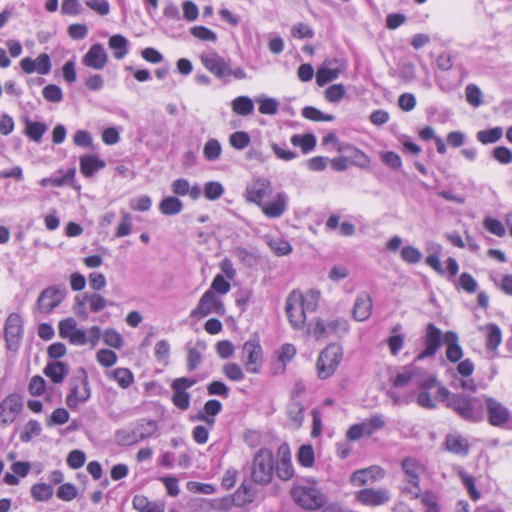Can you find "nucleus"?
Segmentation results:
<instances>
[{"label":"nucleus","mask_w":512,"mask_h":512,"mask_svg":"<svg viewBox=\"0 0 512 512\" xmlns=\"http://www.w3.org/2000/svg\"><path fill=\"white\" fill-rule=\"evenodd\" d=\"M132 505L138 512H164V505L162 503L151 502L144 495H135Z\"/></svg>","instance_id":"nucleus-34"},{"label":"nucleus","mask_w":512,"mask_h":512,"mask_svg":"<svg viewBox=\"0 0 512 512\" xmlns=\"http://www.w3.org/2000/svg\"><path fill=\"white\" fill-rule=\"evenodd\" d=\"M272 193V182L265 177H257L246 185L244 197L247 203L257 205L267 218L277 219L287 211L288 196L285 192H278L271 201H265Z\"/></svg>","instance_id":"nucleus-1"},{"label":"nucleus","mask_w":512,"mask_h":512,"mask_svg":"<svg viewBox=\"0 0 512 512\" xmlns=\"http://www.w3.org/2000/svg\"><path fill=\"white\" fill-rule=\"evenodd\" d=\"M156 431L157 423L153 420H148L139 423L134 431V434L136 435L138 441H140L151 437Z\"/></svg>","instance_id":"nucleus-49"},{"label":"nucleus","mask_w":512,"mask_h":512,"mask_svg":"<svg viewBox=\"0 0 512 512\" xmlns=\"http://www.w3.org/2000/svg\"><path fill=\"white\" fill-rule=\"evenodd\" d=\"M103 341L106 345L120 349L123 346L122 336L113 329H106L103 333Z\"/></svg>","instance_id":"nucleus-62"},{"label":"nucleus","mask_w":512,"mask_h":512,"mask_svg":"<svg viewBox=\"0 0 512 512\" xmlns=\"http://www.w3.org/2000/svg\"><path fill=\"white\" fill-rule=\"evenodd\" d=\"M350 324L343 317H336L329 320L316 318L307 324V334L316 340H322L331 336L341 337L348 333Z\"/></svg>","instance_id":"nucleus-5"},{"label":"nucleus","mask_w":512,"mask_h":512,"mask_svg":"<svg viewBox=\"0 0 512 512\" xmlns=\"http://www.w3.org/2000/svg\"><path fill=\"white\" fill-rule=\"evenodd\" d=\"M105 162L92 155L80 158V170L86 177H91L97 170L103 168Z\"/></svg>","instance_id":"nucleus-38"},{"label":"nucleus","mask_w":512,"mask_h":512,"mask_svg":"<svg viewBox=\"0 0 512 512\" xmlns=\"http://www.w3.org/2000/svg\"><path fill=\"white\" fill-rule=\"evenodd\" d=\"M438 397L446 407L466 421L479 422L483 418L482 401L479 398L464 393L453 394L444 386H438Z\"/></svg>","instance_id":"nucleus-3"},{"label":"nucleus","mask_w":512,"mask_h":512,"mask_svg":"<svg viewBox=\"0 0 512 512\" xmlns=\"http://www.w3.org/2000/svg\"><path fill=\"white\" fill-rule=\"evenodd\" d=\"M442 340V332L434 324L429 323L424 336L425 349L418 354L416 360L432 357L438 351Z\"/></svg>","instance_id":"nucleus-19"},{"label":"nucleus","mask_w":512,"mask_h":512,"mask_svg":"<svg viewBox=\"0 0 512 512\" xmlns=\"http://www.w3.org/2000/svg\"><path fill=\"white\" fill-rule=\"evenodd\" d=\"M223 374L231 381H242L245 378L241 366L235 362H228L222 367Z\"/></svg>","instance_id":"nucleus-50"},{"label":"nucleus","mask_w":512,"mask_h":512,"mask_svg":"<svg viewBox=\"0 0 512 512\" xmlns=\"http://www.w3.org/2000/svg\"><path fill=\"white\" fill-rule=\"evenodd\" d=\"M209 314L224 315L225 306L222 300L211 290H207L200 298L197 306L192 310L191 316L203 318Z\"/></svg>","instance_id":"nucleus-12"},{"label":"nucleus","mask_w":512,"mask_h":512,"mask_svg":"<svg viewBox=\"0 0 512 512\" xmlns=\"http://www.w3.org/2000/svg\"><path fill=\"white\" fill-rule=\"evenodd\" d=\"M108 46L117 60L123 59L128 54V40L120 34L111 36Z\"/></svg>","instance_id":"nucleus-37"},{"label":"nucleus","mask_w":512,"mask_h":512,"mask_svg":"<svg viewBox=\"0 0 512 512\" xmlns=\"http://www.w3.org/2000/svg\"><path fill=\"white\" fill-rule=\"evenodd\" d=\"M111 377L123 389L128 388L134 381L133 373L127 368H116L111 373Z\"/></svg>","instance_id":"nucleus-45"},{"label":"nucleus","mask_w":512,"mask_h":512,"mask_svg":"<svg viewBox=\"0 0 512 512\" xmlns=\"http://www.w3.org/2000/svg\"><path fill=\"white\" fill-rule=\"evenodd\" d=\"M268 245L277 256H285L292 252L290 243L281 238L269 240Z\"/></svg>","instance_id":"nucleus-55"},{"label":"nucleus","mask_w":512,"mask_h":512,"mask_svg":"<svg viewBox=\"0 0 512 512\" xmlns=\"http://www.w3.org/2000/svg\"><path fill=\"white\" fill-rule=\"evenodd\" d=\"M372 432L366 422V420L359 424L352 425L347 431V438L355 441L360 439L362 436H370Z\"/></svg>","instance_id":"nucleus-54"},{"label":"nucleus","mask_w":512,"mask_h":512,"mask_svg":"<svg viewBox=\"0 0 512 512\" xmlns=\"http://www.w3.org/2000/svg\"><path fill=\"white\" fill-rule=\"evenodd\" d=\"M356 499L366 506H380L387 503L391 499L389 490L380 489H362L356 493Z\"/></svg>","instance_id":"nucleus-21"},{"label":"nucleus","mask_w":512,"mask_h":512,"mask_svg":"<svg viewBox=\"0 0 512 512\" xmlns=\"http://www.w3.org/2000/svg\"><path fill=\"white\" fill-rule=\"evenodd\" d=\"M66 291L64 288L49 287L39 295L37 305L42 313H50L65 298Z\"/></svg>","instance_id":"nucleus-17"},{"label":"nucleus","mask_w":512,"mask_h":512,"mask_svg":"<svg viewBox=\"0 0 512 512\" xmlns=\"http://www.w3.org/2000/svg\"><path fill=\"white\" fill-rule=\"evenodd\" d=\"M401 467L407 483L410 485L403 489V492L411 498H417L420 493L419 481L420 475L424 471L423 465L415 458L406 457L401 462Z\"/></svg>","instance_id":"nucleus-11"},{"label":"nucleus","mask_w":512,"mask_h":512,"mask_svg":"<svg viewBox=\"0 0 512 512\" xmlns=\"http://www.w3.org/2000/svg\"><path fill=\"white\" fill-rule=\"evenodd\" d=\"M503 136L502 127H494L489 130L477 132V140L482 144H492L500 140Z\"/></svg>","instance_id":"nucleus-46"},{"label":"nucleus","mask_w":512,"mask_h":512,"mask_svg":"<svg viewBox=\"0 0 512 512\" xmlns=\"http://www.w3.org/2000/svg\"><path fill=\"white\" fill-rule=\"evenodd\" d=\"M384 476V470L379 466H371L366 469L357 470L351 476V483L354 486L365 485L369 480H375Z\"/></svg>","instance_id":"nucleus-30"},{"label":"nucleus","mask_w":512,"mask_h":512,"mask_svg":"<svg viewBox=\"0 0 512 512\" xmlns=\"http://www.w3.org/2000/svg\"><path fill=\"white\" fill-rule=\"evenodd\" d=\"M297 350L293 344L285 343L275 351V360L271 363L273 375H282L286 371V366L296 356Z\"/></svg>","instance_id":"nucleus-20"},{"label":"nucleus","mask_w":512,"mask_h":512,"mask_svg":"<svg viewBox=\"0 0 512 512\" xmlns=\"http://www.w3.org/2000/svg\"><path fill=\"white\" fill-rule=\"evenodd\" d=\"M486 336V347L489 350H496L501 343L502 334L500 328L495 324H488L479 328Z\"/></svg>","instance_id":"nucleus-35"},{"label":"nucleus","mask_w":512,"mask_h":512,"mask_svg":"<svg viewBox=\"0 0 512 512\" xmlns=\"http://www.w3.org/2000/svg\"><path fill=\"white\" fill-rule=\"evenodd\" d=\"M58 331L62 339H67L75 346L89 344L94 348L101 338V329L98 326H92L85 331L78 327L77 321L72 317L61 320L58 324Z\"/></svg>","instance_id":"nucleus-4"},{"label":"nucleus","mask_w":512,"mask_h":512,"mask_svg":"<svg viewBox=\"0 0 512 512\" xmlns=\"http://www.w3.org/2000/svg\"><path fill=\"white\" fill-rule=\"evenodd\" d=\"M290 141L292 145L300 147L304 154L312 151L316 146V138L313 134H294Z\"/></svg>","instance_id":"nucleus-41"},{"label":"nucleus","mask_w":512,"mask_h":512,"mask_svg":"<svg viewBox=\"0 0 512 512\" xmlns=\"http://www.w3.org/2000/svg\"><path fill=\"white\" fill-rule=\"evenodd\" d=\"M183 209V203L174 196L164 198L159 204V210L162 214L171 216L180 213Z\"/></svg>","instance_id":"nucleus-40"},{"label":"nucleus","mask_w":512,"mask_h":512,"mask_svg":"<svg viewBox=\"0 0 512 512\" xmlns=\"http://www.w3.org/2000/svg\"><path fill=\"white\" fill-rule=\"evenodd\" d=\"M201 62L217 78L227 80L229 64L223 57L216 53H208L201 56Z\"/></svg>","instance_id":"nucleus-25"},{"label":"nucleus","mask_w":512,"mask_h":512,"mask_svg":"<svg viewBox=\"0 0 512 512\" xmlns=\"http://www.w3.org/2000/svg\"><path fill=\"white\" fill-rule=\"evenodd\" d=\"M321 293L310 289L305 293L293 290L286 298L285 312L294 329H303L306 325L307 314L313 313L319 306Z\"/></svg>","instance_id":"nucleus-2"},{"label":"nucleus","mask_w":512,"mask_h":512,"mask_svg":"<svg viewBox=\"0 0 512 512\" xmlns=\"http://www.w3.org/2000/svg\"><path fill=\"white\" fill-rule=\"evenodd\" d=\"M221 151L222 148L220 142L216 139H210L204 146L203 154L207 160L215 161L220 157Z\"/></svg>","instance_id":"nucleus-53"},{"label":"nucleus","mask_w":512,"mask_h":512,"mask_svg":"<svg viewBox=\"0 0 512 512\" xmlns=\"http://www.w3.org/2000/svg\"><path fill=\"white\" fill-rule=\"evenodd\" d=\"M203 193L210 201H215L224 194V187L220 182L210 181L204 186Z\"/></svg>","instance_id":"nucleus-51"},{"label":"nucleus","mask_w":512,"mask_h":512,"mask_svg":"<svg viewBox=\"0 0 512 512\" xmlns=\"http://www.w3.org/2000/svg\"><path fill=\"white\" fill-rule=\"evenodd\" d=\"M465 94H466V100L470 105H472L474 107H478L483 103L482 91L480 90V88L477 85H475V84L467 85V87L465 89Z\"/></svg>","instance_id":"nucleus-58"},{"label":"nucleus","mask_w":512,"mask_h":512,"mask_svg":"<svg viewBox=\"0 0 512 512\" xmlns=\"http://www.w3.org/2000/svg\"><path fill=\"white\" fill-rule=\"evenodd\" d=\"M443 341L447 346L446 357L452 362H458L463 356V350L458 343V336L455 332L448 331L443 336Z\"/></svg>","instance_id":"nucleus-31"},{"label":"nucleus","mask_w":512,"mask_h":512,"mask_svg":"<svg viewBox=\"0 0 512 512\" xmlns=\"http://www.w3.org/2000/svg\"><path fill=\"white\" fill-rule=\"evenodd\" d=\"M229 142L237 150H243L250 144V136L247 132L237 131L230 135Z\"/></svg>","instance_id":"nucleus-57"},{"label":"nucleus","mask_w":512,"mask_h":512,"mask_svg":"<svg viewBox=\"0 0 512 512\" xmlns=\"http://www.w3.org/2000/svg\"><path fill=\"white\" fill-rule=\"evenodd\" d=\"M206 350V344L203 341L188 344L187 346V368L189 371L195 370L202 361V355Z\"/></svg>","instance_id":"nucleus-33"},{"label":"nucleus","mask_w":512,"mask_h":512,"mask_svg":"<svg viewBox=\"0 0 512 512\" xmlns=\"http://www.w3.org/2000/svg\"><path fill=\"white\" fill-rule=\"evenodd\" d=\"M274 471L272 451L266 448L260 449L254 456L252 463V479L254 482L267 485L271 482Z\"/></svg>","instance_id":"nucleus-8"},{"label":"nucleus","mask_w":512,"mask_h":512,"mask_svg":"<svg viewBox=\"0 0 512 512\" xmlns=\"http://www.w3.org/2000/svg\"><path fill=\"white\" fill-rule=\"evenodd\" d=\"M427 372L414 365H408L403 367L399 372L396 373L392 379L393 388H402L410 383H414L416 386L421 381Z\"/></svg>","instance_id":"nucleus-18"},{"label":"nucleus","mask_w":512,"mask_h":512,"mask_svg":"<svg viewBox=\"0 0 512 512\" xmlns=\"http://www.w3.org/2000/svg\"><path fill=\"white\" fill-rule=\"evenodd\" d=\"M291 496L300 507L306 510L319 509L327 500L325 494H323L315 484L295 486L291 490Z\"/></svg>","instance_id":"nucleus-7"},{"label":"nucleus","mask_w":512,"mask_h":512,"mask_svg":"<svg viewBox=\"0 0 512 512\" xmlns=\"http://www.w3.org/2000/svg\"><path fill=\"white\" fill-rule=\"evenodd\" d=\"M4 333L7 348L11 351L18 350L23 334V320L19 314L12 313L7 317Z\"/></svg>","instance_id":"nucleus-14"},{"label":"nucleus","mask_w":512,"mask_h":512,"mask_svg":"<svg viewBox=\"0 0 512 512\" xmlns=\"http://www.w3.org/2000/svg\"><path fill=\"white\" fill-rule=\"evenodd\" d=\"M21 69L27 73L32 74L34 72L47 75L51 71L50 57L46 53L40 54L36 59L25 57L20 61Z\"/></svg>","instance_id":"nucleus-23"},{"label":"nucleus","mask_w":512,"mask_h":512,"mask_svg":"<svg viewBox=\"0 0 512 512\" xmlns=\"http://www.w3.org/2000/svg\"><path fill=\"white\" fill-rule=\"evenodd\" d=\"M346 95V88L343 84H334L325 90V99L331 103H338Z\"/></svg>","instance_id":"nucleus-52"},{"label":"nucleus","mask_w":512,"mask_h":512,"mask_svg":"<svg viewBox=\"0 0 512 512\" xmlns=\"http://www.w3.org/2000/svg\"><path fill=\"white\" fill-rule=\"evenodd\" d=\"M88 376L83 368L77 370L70 380V392L66 398V404L70 408H77L90 398Z\"/></svg>","instance_id":"nucleus-9"},{"label":"nucleus","mask_w":512,"mask_h":512,"mask_svg":"<svg viewBox=\"0 0 512 512\" xmlns=\"http://www.w3.org/2000/svg\"><path fill=\"white\" fill-rule=\"evenodd\" d=\"M172 192L177 196H186L189 195V197L192 200H198L201 197L202 194V188L198 183H195L191 185L187 179L184 178H178L173 181L172 185Z\"/></svg>","instance_id":"nucleus-28"},{"label":"nucleus","mask_w":512,"mask_h":512,"mask_svg":"<svg viewBox=\"0 0 512 512\" xmlns=\"http://www.w3.org/2000/svg\"><path fill=\"white\" fill-rule=\"evenodd\" d=\"M68 373L69 367L62 361L50 362L44 368V374L56 384L62 383Z\"/></svg>","instance_id":"nucleus-32"},{"label":"nucleus","mask_w":512,"mask_h":512,"mask_svg":"<svg viewBox=\"0 0 512 512\" xmlns=\"http://www.w3.org/2000/svg\"><path fill=\"white\" fill-rule=\"evenodd\" d=\"M240 359L248 373H260L264 363V353L259 340L246 341L242 346Z\"/></svg>","instance_id":"nucleus-10"},{"label":"nucleus","mask_w":512,"mask_h":512,"mask_svg":"<svg viewBox=\"0 0 512 512\" xmlns=\"http://www.w3.org/2000/svg\"><path fill=\"white\" fill-rule=\"evenodd\" d=\"M298 461L304 467H311L314 463V450L311 445H302L298 451Z\"/></svg>","instance_id":"nucleus-61"},{"label":"nucleus","mask_w":512,"mask_h":512,"mask_svg":"<svg viewBox=\"0 0 512 512\" xmlns=\"http://www.w3.org/2000/svg\"><path fill=\"white\" fill-rule=\"evenodd\" d=\"M288 416L296 427H300L304 420L302 404L298 401L292 402L288 407Z\"/></svg>","instance_id":"nucleus-59"},{"label":"nucleus","mask_w":512,"mask_h":512,"mask_svg":"<svg viewBox=\"0 0 512 512\" xmlns=\"http://www.w3.org/2000/svg\"><path fill=\"white\" fill-rule=\"evenodd\" d=\"M438 386L441 385L437 382L436 377L426 374L417 385L420 390L417 396L418 405L426 409L436 408L435 399L431 396L429 391L435 388L436 393L438 394Z\"/></svg>","instance_id":"nucleus-16"},{"label":"nucleus","mask_w":512,"mask_h":512,"mask_svg":"<svg viewBox=\"0 0 512 512\" xmlns=\"http://www.w3.org/2000/svg\"><path fill=\"white\" fill-rule=\"evenodd\" d=\"M232 110L238 115L247 116L254 110L253 101L247 96H238L232 101Z\"/></svg>","instance_id":"nucleus-43"},{"label":"nucleus","mask_w":512,"mask_h":512,"mask_svg":"<svg viewBox=\"0 0 512 512\" xmlns=\"http://www.w3.org/2000/svg\"><path fill=\"white\" fill-rule=\"evenodd\" d=\"M446 447L450 452L462 456H466L469 452L467 440L459 435H448L446 438Z\"/></svg>","instance_id":"nucleus-39"},{"label":"nucleus","mask_w":512,"mask_h":512,"mask_svg":"<svg viewBox=\"0 0 512 512\" xmlns=\"http://www.w3.org/2000/svg\"><path fill=\"white\" fill-rule=\"evenodd\" d=\"M483 225L485 229L496 236L503 237L506 234L504 225L497 219L486 217Z\"/></svg>","instance_id":"nucleus-64"},{"label":"nucleus","mask_w":512,"mask_h":512,"mask_svg":"<svg viewBox=\"0 0 512 512\" xmlns=\"http://www.w3.org/2000/svg\"><path fill=\"white\" fill-rule=\"evenodd\" d=\"M84 298H86L90 310L94 313L102 311L107 305L106 299L98 293H84Z\"/></svg>","instance_id":"nucleus-56"},{"label":"nucleus","mask_w":512,"mask_h":512,"mask_svg":"<svg viewBox=\"0 0 512 512\" xmlns=\"http://www.w3.org/2000/svg\"><path fill=\"white\" fill-rule=\"evenodd\" d=\"M41 432V426L38 421L30 420L24 426V429L20 435V439L23 442H29L33 437L38 436Z\"/></svg>","instance_id":"nucleus-60"},{"label":"nucleus","mask_w":512,"mask_h":512,"mask_svg":"<svg viewBox=\"0 0 512 512\" xmlns=\"http://www.w3.org/2000/svg\"><path fill=\"white\" fill-rule=\"evenodd\" d=\"M47 126L40 122H32L27 120L25 133L26 135L35 142H39L46 132Z\"/></svg>","instance_id":"nucleus-47"},{"label":"nucleus","mask_w":512,"mask_h":512,"mask_svg":"<svg viewBox=\"0 0 512 512\" xmlns=\"http://www.w3.org/2000/svg\"><path fill=\"white\" fill-rule=\"evenodd\" d=\"M108 62V54L102 44H93L83 56L82 63L94 70H102Z\"/></svg>","instance_id":"nucleus-24"},{"label":"nucleus","mask_w":512,"mask_h":512,"mask_svg":"<svg viewBox=\"0 0 512 512\" xmlns=\"http://www.w3.org/2000/svg\"><path fill=\"white\" fill-rule=\"evenodd\" d=\"M428 251L431 252L429 256L426 257V263L431 268H433L438 274L444 275L445 271L440 263L439 254L442 251V246L437 243L429 244Z\"/></svg>","instance_id":"nucleus-42"},{"label":"nucleus","mask_w":512,"mask_h":512,"mask_svg":"<svg viewBox=\"0 0 512 512\" xmlns=\"http://www.w3.org/2000/svg\"><path fill=\"white\" fill-rule=\"evenodd\" d=\"M485 403L491 426L502 428L512 422V412L503 403L492 397H486Z\"/></svg>","instance_id":"nucleus-13"},{"label":"nucleus","mask_w":512,"mask_h":512,"mask_svg":"<svg viewBox=\"0 0 512 512\" xmlns=\"http://www.w3.org/2000/svg\"><path fill=\"white\" fill-rule=\"evenodd\" d=\"M254 494L252 489L249 486H246L242 484L235 494L233 495L232 499L224 498L219 502L218 509L222 510H228L232 506V504L236 506H244L248 503H251L253 501Z\"/></svg>","instance_id":"nucleus-27"},{"label":"nucleus","mask_w":512,"mask_h":512,"mask_svg":"<svg viewBox=\"0 0 512 512\" xmlns=\"http://www.w3.org/2000/svg\"><path fill=\"white\" fill-rule=\"evenodd\" d=\"M259 104V112L264 115H275L279 109V103L274 99L261 95L256 98Z\"/></svg>","instance_id":"nucleus-44"},{"label":"nucleus","mask_w":512,"mask_h":512,"mask_svg":"<svg viewBox=\"0 0 512 512\" xmlns=\"http://www.w3.org/2000/svg\"><path fill=\"white\" fill-rule=\"evenodd\" d=\"M373 300L369 293L361 292L357 295L352 309V317L355 321L364 322L372 314Z\"/></svg>","instance_id":"nucleus-26"},{"label":"nucleus","mask_w":512,"mask_h":512,"mask_svg":"<svg viewBox=\"0 0 512 512\" xmlns=\"http://www.w3.org/2000/svg\"><path fill=\"white\" fill-rule=\"evenodd\" d=\"M222 404L220 401L212 399L208 400L203 407V412L198 415V419L206 422L208 425L213 426L215 423V416L221 411Z\"/></svg>","instance_id":"nucleus-36"},{"label":"nucleus","mask_w":512,"mask_h":512,"mask_svg":"<svg viewBox=\"0 0 512 512\" xmlns=\"http://www.w3.org/2000/svg\"><path fill=\"white\" fill-rule=\"evenodd\" d=\"M43 97L49 102L58 103L63 99V92L59 86L49 84L43 89Z\"/></svg>","instance_id":"nucleus-63"},{"label":"nucleus","mask_w":512,"mask_h":512,"mask_svg":"<svg viewBox=\"0 0 512 512\" xmlns=\"http://www.w3.org/2000/svg\"><path fill=\"white\" fill-rule=\"evenodd\" d=\"M22 401L19 395L10 394L0 403V425L13 423L22 410Z\"/></svg>","instance_id":"nucleus-15"},{"label":"nucleus","mask_w":512,"mask_h":512,"mask_svg":"<svg viewBox=\"0 0 512 512\" xmlns=\"http://www.w3.org/2000/svg\"><path fill=\"white\" fill-rule=\"evenodd\" d=\"M344 350L340 344L331 343L319 354L316 361L317 376L325 380L333 376L343 360Z\"/></svg>","instance_id":"nucleus-6"},{"label":"nucleus","mask_w":512,"mask_h":512,"mask_svg":"<svg viewBox=\"0 0 512 512\" xmlns=\"http://www.w3.org/2000/svg\"><path fill=\"white\" fill-rule=\"evenodd\" d=\"M278 454L281 456V459L276 466L277 476L284 481L290 480L293 477L294 470L290 460L288 446L281 445Z\"/></svg>","instance_id":"nucleus-29"},{"label":"nucleus","mask_w":512,"mask_h":512,"mask_svg":"<svg viewBox=\"0 0 512 512\" xmlns=\"http://www.w3.org/2000/svg\"><path fill=\"white\" fill-rule=\"evenodd\" d=\"M31 495L36 501H47L53 495V488L46 483H38L32 486Z\"/></svg>","instance_id":"nucleus-48"},{"label":"nucleus","mask_w":512,"mask_h":512,"mask_svg":"<svg viewBox=\"0 0 512 512\" xmlns=\"http://www.w3.org/2000/svg\"><path fill=\"white\" fill-rule=\"evenodd\" d=\"M346 69V65L338 60L326 61L316 72V83L324 86L328 82L337 79Z\"/></svg>","instance_id":"nucleus-22"}]
</instances>
